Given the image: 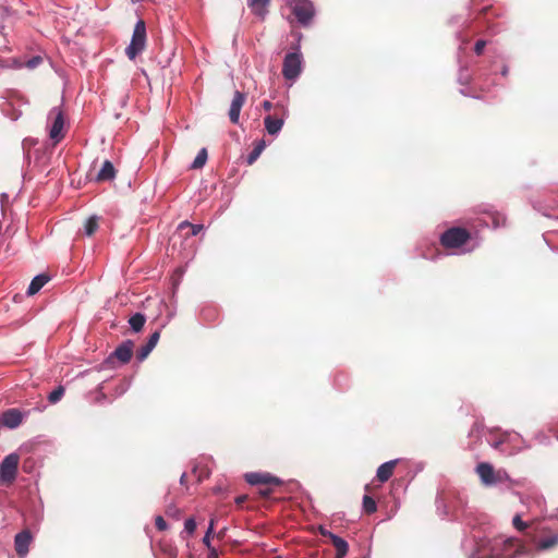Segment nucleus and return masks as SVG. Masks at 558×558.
Segmentation results:
<instances>
[{
	"mask_svg": "<svg viewBox=\"0 0 558 558\" xmlns=\"http://www.w3.org/2000/svg\"><path fill=\"white\" fill-rule=\"evenodd\" d=\"M159 339H160V331H159V330H156L155 332H153V333L149 336V338H148V340H147V342H146V343L148 344V347H150L151 349H154V348L157 345V343H158Z\"/></svg>",
	"mask_w": 558,
	"mask_h": 558,
	"instance_id": "obj_30",
	"label": "nucleus"
},
{
	"mask_svg": "<svg viewBox=\"0 0 558 558\" xmlns=\"http://www.w3.org/2000/svg\"><path fill=\"white\" fill-rule=\"evenodd\" d=\"M64 395V387L58 386L54 390H52L49 396L48 400L50 403H57Z\"/></svg>",
	"mask_w": 558,
	"mask_h": 558,
	"instance_id": "obj_25",
	"label": "nucleus"
},
{
	"mask_svg": "<svg viewBox=\"0 0 558 558\" xmlns=\"http://www.w3.org/2000/svg\"><path fill=\"white\" fill-rule=\"evenodd\" d=\"M363 508L368 514L374 513L377 510L376 501L368 495L363 497Z\"/></svg>",
	"mask_w": 558,
	"mask_h": 558,
	"instance_id": "obj_24",
	"label": "nucleus"
},
{
	"mask_svg": "<svg viewBox=\"0 0 558 558\" xmlns=\"http://www.w3.org/2000/svg\"><path fill=\"white\" fill-rule=\"evenodd\" d=\"M471 239V233L461 227H452L447 229L440 235V244L448 250L451 248H460L464 244H466Z\"/></svg>",
	"mask_w": 558,
	"mask_h": 558,
	"instance_id": "obj_1",
	"label": "nucleus"
},
{
	"mask_svg": "<svg viewBox=\"0 0 558 558\" xmlns=\"http://www.w3.org/2000/svg\"><path fill=\"white\" fill-rule=\"evenodd\" d=\"M245 102V95L239 90L234 93L230 110H229V118L230 121L233 124H236L239 122L240 112Z\"/></svg>",
	"mask_w": 558,
	"mask_h": 558,
	"instance_id": "obj_12",
	"label": "nucleus"
},
{
	"mask_svg": "<svg viewBox=\"0 0 558 558\" xmlns=\"http://www.w3.org/2000/svg\"><path fill=\"white\" fill-rule=\"evenodd\" d=\"M184 529L189 534H193L196 530V522L193 518H189L185 520Z\"/></svg>",
	"mask_w": 558,
	"mask_h": 558,
	"instance_id": "obj_31",
	"label": "nucleus"
},
{
	"mask_svg": "<svg viewBox=\"0 0 558 558\" xmlns=\"http://www.w3.org/2000/svg\"><path fill=\"white\" fill-rule=\"evenodd\" d=\"M155 525L158 531H166L168 525L165 519L161 515L156 517L155 519Z\"/></svg>",
	"mask_w": 558,
	"mask_h": 558,
	"instance_id": "obj_32",
	"label": "nucleus"
},
{
	"mask_svg": "<svg viewBox=\"0 0 558 558\" xmlns=\"http://www.w3.org/2000/svg\"><path fill=\"white\" fill-rule=\"evenodd\" d=\"M302 56L300 52L286 54L282 65V75L286 80H294L301 73Z\"/></svg>",
	"mask_w": 558,
	"mask_h": 558,
	"instance_id": "obj_6",
	"label": "nucleus"
},
{
	"mask_svg": "<svg viewBox=\"0 0 558 558\" xmlns=\"http://www.w3.org/2000/svg\"><path fill=\"white\" fill-rule=\"evenodd\" d=\"M246 499V496H240L236 498L238 504H242Z\"/></svg>",
	"mask_w": 558,
	"mask_h": 558,
	"instance_id": "obj_41",
	"label": "nucleus"
},
{
	"mask_svg": "<svg viewBox=\"0 0 558 558\" xmlns=\"http://www.w3.org/2000/svg\"><path fill=\"white\" fill-rule=\"evenodd\" d=\"M264 149H265V142L259 141L256 144V146L254 147V149L247 156V163L253 165L257 160V158L260 156V154Z\"/></svg>",
	"mask_w": 558,
	"mask_h": 558,
	"instance_id": "obj_21",
	"label": "nucleus"
},
{
	"mask_svg": "<svg viewBox=\"0 0 558 558\" xmlns=\"http://www.w3.org/2000/svg\"><path fill=\"white\" fill-rule=\"evenodd\" d=\"M11 66L14 68V69H22V68H25V62L22 61L21 59L19 58H14L11 60Z\"/></svg>",
	"mask_w": 558,
	"mask_h": 558,
	"instance_id": "obj_35",
	"label": "nucleus"
},
{
	"mask_svg": "<svg viewBox=\"0 0 558 558\" xmlns=\"http://www.w3.org/2000/svg\"><path fill=\"white\" fill-rule=\"evenodd\" d=\"M292 13L298 22L304 26L308 25L314 16V7L310 0H293L291 2Z\"/></svg>",
	"mask_w": 558,
	"mask_h": 558,
	"instance_id": "obj_5",
	"label": "nucleus"
},
{
	"mask_svg": "<svg viewBox=\"0 0 558 558\" xmlns=\"http://www.w3.org/2000/svg\"><path fill=\"white\" fill-rule=\"evenodd\" d=\"M116 173H117V171H116L113 163L109 160H105L102 162L100 170L98 171V173L96 175V181L97 182L111 181L116 178Z\"/></svg>",
	"mask_w": 558,
	"mask_h": 558,
	"instance_id": "obj_14",
	"label": "nucleus"
},
{
	"mask_svg": "<svg viewBox=\"0 0 558 558\" xmlns=\"http://www.w3.org/2000/svg\"><path fill=\"white\" fill-rule=\"evenodd\" d=\"M225 534H226V529H222L221 531L218 532L217 536L219 538H222L225 536Z\"/></svg>",
	"mask_w": 558,
	"mask_h": 558,
	"instance_id": "obj_40",
	"label": "nucleus"
},
{
	"mask_svg": "<svg viewBox=\"0 0 558 558\" xmlns=\"http://www.w3.org/2000/svg\"><path fill=\"white\" fill-rule=\"evenodd\" d=\"M49 279L50 278L45 274H40L33 278L28 286L27 294L35 295L49 281Z\"/></svg>",
	"mask_w": 558,
	"mask_h": 558,
	"instance_id": "obj_18",
	"label": "nucleus"
},
{
	"mask_svg": "<svg viewBox=\"0 0 558 558\" xmlns=\"http://www.w3.org/2000/svg\"><path fill=\"white\" fill-rule=\"evenodd\" d=\"M22 420L23 415L20 410L9 409L2 413V416L0 417V425L3 424L9 428H15L22 423Z\"/></svg>",
	"mask_w": 558,
	"mask_h": 558,
	"instance_id": "obj_13",
	"label": "nucleus"
},
{
	"mask_svg": "<svg viewBox=\"0 0 558 558\" xmlns=\"http://www.w3.org/2000/svg\"><path fill=\"white\" fill-rule=\"evenodd\" d=\"M215 519L211 518L210 519V522H209V526H208V530L205 534V536L203 537V543L208 547L210 548V536L211 534L214 533V527H215Z\"/></svg>",
	"mask_w": 558,
	"mask_h": 558,
	"instance_id": "obj_29",
	"label": "nucleus"
},
{
	"mask_svg": "<svg viewBox=\"0 0 558 558\" xmlns=\"http://www.w3.org/2000/svg\"><path fill=\"white\" fill-rule=\"evenodd\" d=\"M245 480L251 485H276L280 486L282 481L279 477H276L269 473H247L245 474Z\"/></svg>",
	"mask_w": 558,
	"mask_h": 558,
	"instance_id": "obj_8",
	"label": "nucleus"
},
{
	"mask_svg": "<svg viewBox=\"0 0 558 558\" xmlns=\"http://www.w3.org/2000/svg\"><path fill=\"white\" fill-rule=\"evenodd\" d=\"M486 47V41L483 39H480L475 43L474 51L477 56L482 54L484 51V48Z\"/></svg>",
	"mask_w": 558,
	"mask_h": 558,
	"instance_id": "obj_33",
	"label": "nucleus"
},
{
	"mask_svg": "<svg viewBox=\"0 0 558 558\" xmlns=\"http://www.w3.org/2000/svg\"><path fill=\"white\" fill-rule=\"evenodd\" d=\"M558 544V535H551L545 538H542L538 542V547L541 549H549L555 547Z\"/></svg>",
	"mask_w": 558,
	"mask_h": 558,
	"instance_id": "obj_23",
	"label": "nucleus"
},
{
	"mask_svg": "<svg viewBox=\"0 0 558 558\" xmlns=\"http://www.w3.org/2000/svg\"><path fill=\"white\" fill-rule=\"evenodd\" d=\"M262 106L266 111H269L272 108L276 109V106H274L269 100H265Z\"/></svg>",
	"mask_w": 558,
	"mask_h": 558,
	"instance_id": "obj_37",
	"label": "nucleus"
},
{
	"mask_svg": "<svg viewBox=\"0 0 558 558\" xmlns=\"http://www.w3.org/2000/svg\"><path fill=\"white\" fill-rule=\"evenodd\" d=\"M398 460H391L383 463L377 469L376 477L380 483L387 482L393 474Z\"/></svg>",
	"mask_w": 558,
	"mask_h": 558,
	"instance_id": "obj_15",
	"label": "nucleus"
},
{
	"mask_svg": "<svg viewBox=\"0 0 558 558\" xmlns=\"http://www.w3.org/2000/svg\"><path fill=\"white\" fill-rule=\"evenodd\" d=\"M33 536L28 530H23L14 537V547L19 557L24 558L29 549Z\"/></svg>",
	"mask_w": 558,
	"mask_h": 558,
	"instance_id": "obj_10",
	"label": "nucleus"
},
{
	"mask_svg": "<svg viewBox=\"0 0 558 558\" xmlns=\"http://www.w3.org/2000/svg\"><path fill=\"white\" fill-rule=\"evenodd\" d=\"M191 229V235H197L203 230V225H192L189 227Z\"/></svg>",
	"mask_w": 558,
	"mask_h": 558,
	"instance_id": "obj_36",
	"label": "nucleus"
},
{
	"mask_svg": "<svg viewBox=\"0 0 558 558\" xmlns=\"http://www.w3.org/2000/svg\"><path fill=\"white\" fill-rule=\"evenodd\" d=\"M274 487H277L276 485H263L259 486L257 493L263 498H269L271 494L274 493Z\"/></svg>",
	"mask_w": 558,
	"mask_h": 558,
	"instance_id": "obj_28",
	"label": "nucleus"
},
{
	"mask_svg": "<svg viewBox=\"0 0 558 558\" xmlns=\"http://www.w3.org/2000/svg\"><path fill=\"white\" fill-rule=\"evenodd\" d=\"M20 463L17 453H10L0 463V484L10 486L14 483Z\"/></svg>",
	"mask_w": 558,
	"mask_h": 558,
	"instance_id": "obj_4",
	"label": "nucleus"
},
{
	"mask_svg": "<svg viewBox=\"0 0 558 558\" xmlns=\"http://www.w3.org/2000/svg\"><path fill=\"white\" fill-rule=\"evenodd\" d=\"M270 0H247V4L252 10L253 14L259 16L262 19L265 17L268 12L267 8L269 5Z\"/></svg>",
	"mask_w": 558,
	"mask_h": 558,
	"instance_id": "obj_17",
	"label": "nucleus"
},
{
	"mask_svg": "<svg viewBox=\"0 0 558 558\" xmlns=\"http://www.w3.org/2000/svg\"><path fill=\"white\" fill-rule=\"evenodd\" d=\"M44 59L41 56H34L25 62V68L34 70L43 63Z\"/></svg>",
	"mask_w": 558,
	"mask_h": 558,
	"instance_id": "obj_27",
	"label": "nucleus"
},
{
	"mask_svg": "<svg viewBox=\"0 0 558 558\" xmlns=\"http://www.w3.org/2000/svg\"><path fill=\"white\" fill-rule=\"evenodd\" d=\"M191 226V223L189 221H183L179 225V228L182 230L184 228H189Z\"/></svg>",
	"mask_w": 558,
	"mask_h": 558,
	"instance_id": "obj_39",
	"label": "nucleus"
},
{
	"mask_svg": "<svg viewBox=\"0 0 558 558\" xmlns=\"http://www.w3.org/2000/svg\"><path fill=\"white\" fill-rule=\"evenodd\" d=\"M476 474L485 486H493L498 483H504L510 480L505 470H495L488 462H481L476 466Z\"/></svg>",
	"mask_w": 558,
	"mask_h": 558,
	"instance_id": "obj_2",
	"label": "nucleus"
},
{
	"mask_svg": "<svg viewBox=\"0 0 558 558\" xmlns=\"http://www.w3.org/2000/svg\"><path fill=\"white\" fill-rule=\"evenodd\" d=\"M154 349H151L150 347H148L147 343H145L144 345H142L137 352H136V359L142 362L144 361L148 355L149 353L153 351Z\"/></svg>",
	"mask_w": 558,
	"mask_h": 558,
	"instance_id": "obj_26",
	"label": "nucleus"
},
{
	"mask_svg": "<svg viewBox=\"0 0 558 558\" xmlns=\"http://www.w3.org/2000/svg\"><path fill=\"white\" fill-rule=\"evenodd\" d=\"M99 218L97 216L89 217L84 225L85 234L92 236L98 229Z\"/></svg>",
	"mask_w": 558,
	"mask_h": 558,
	"instance_id": "obj_20",
	"label": "nucleus"
},
{
	"mask_svg": "<svg viewBox=\"0 0 558 558\" xmlns=\"http://www.w3.org/2000/svg\"><path fill=\"white\" fill-rule=\"evenodd\" d=\"M513 525L519 530V531H523L527 525L526 523H524L519 515H515L513 518Z\"/></svg>",
	"mask_w": 558,
	"mask_h": 558,
	"instance_id": "obj_34",
	"label": "nucleus"
},
{
	"mask_svg": "<svg viewBox=\"0 0 558 558\" xmlns=\"http://www.w3.org/2000/svg\"><path fill=\"white\" fill-rule=\"evenodd\" d=\"M185 481H186V474H185V473H183V474L181 475L180 482H181V484H184V483H185Z\"/></svg>",
	"mask_w": 558,
	"mask_h": 558,
	"instance_id": "obj_42",
	"label": "nucleus"
},
{
	"mask_svg": "<svg viewBox=\"0 0 558 558\" xmlns=\"http://www.w3.org/2000/svg\"><path fill=\"white\" fill-rule=\"evenodd\" d=\"M207 161V149L206 148H202L197 156L195 157L193 163H192V169H201L205 166Z\"/></svg>",
	"mask_w": 558,
	"mask_h": 558,
	"instance_id": "obj_22",
	"label": "nucleus"
},
{
	"mask_svg": "<svg viewBox=\"0 0 558 558\" xmlns=\"http://www.w3.org/2000/svg\"><path fill=\"white\" fill-rule=\"evenodd\" d=\"M51 114H54V119L49 131V136L57 144L64 137V118L62 111L58 108H53Z\"/></svg>",
	"mask_w": 558,
	"mask_h": 558,
	"instance_id": "obj_9",
	"label": "nucleus"
},
{
	"mask_svg": "<svg viewBox=\"0 0 558 558\" xmlns=\"http://www.w3.org/2000/svg\"><path fill=\"white\" fill-rule=\"evenodd\" d=\"M329 539L336 548V558H344L349 550L348 542L336 534H329Z\"/></svg>",
	"mask_w": 558,
	"mask_h": 558,
	"instance_id": "obj_16",
	"label": "nucleus"
},
{
	"mask_svg": "<svg viewBox=\"0 0 558 558\" xmlns=\"http://www.w3.org/2000/svg\"><path fill=\"white\" fill-rule=\"evenodd\" d=\"M319 532L323 536L325 537H328L329 538V534H332L330 531H327L326 529H324L323 526L319 527Z\"/></svg>",
	"mask_w": 558,
	"mask_h": 558,
	"instance_id": "obj_38",
	"label": "nucleus"
},
{
	"mask_svg": "<svg viewBox=\"0 0 558 558\" xmlns=\"http://www.w3.org/2000/svg\"><path fill=\"white\" fill-rule=\"evenodd\" d=\"M145 322H146V317L142 313H136L133 316H131L129 319V324H130L131 328L133 329V331H135V332H138L143 329Z\"/></svg>",
	"mask_w": 558,
	"mask_h": 558,
	"instance_id": "obj_19",
	"label": "nucleus"
},
{
	"mask_svg": "<svg viewBox=\"0 0 558 558\" xmlns=\"http://www.w3.org/2000/svg\"><path fill=\"white\" fill-rule=\"evenodd\" d=\"M276 110H280L281 113L276 112L275 114H268L264 119L265 129L269 135L278 134L284 124V108L280 105H276Z\"/></svg>",
	"mask_w": 558,
	"mask_h": 558,
	"instance_id": "obj_7",
	"label": "nucleus"
},
{
	"mask_svg": "<svg viewBox=\"0 0 558 558\" xmlns=\"http://www.w3.org/2000/svg\"><path fill=\"white\" fill-rule=\"evenodd\" d=\"M134 343L131 340H126L121 343L110 355L109 360L117 359L122 364L130 362L133 355Z\"/></svg>",
	"mask_w": 558,
	"mask_h": 558,
	"instance_id": "obj_11",
	"label": "nucleus"
},
{
	"mask_svg": "<svg viewBox=\"0 0 558 558\" xmlns=\"http://www.w3.org/2000/svg\"><path fill=\"white\" fill-rule=\"evenodd\" d=\"M146 46V26L143 20L137 21L135 24L132 39L125 49V53L130 60H134Z\"/></svg>",
	"mask_w": 558,
	"mask_h": 558,
	"instance_id": "obj_3",
	"label": "nucleus"
}]
</instances>
